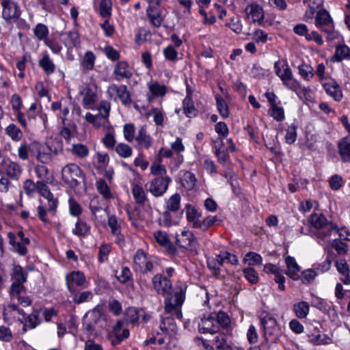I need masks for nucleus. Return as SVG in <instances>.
<instances>
[{"label":"nucleus","mask_w":350,"mask_h":350,"mask_svg":"<svg viewBox=\"0 0 350 350\" xmlns=\"http://www.w3.org/2000/svg\"><path fill=\"white\" fill-rule=\"evenodd\" d=\"M185 301V291L180 286L174 288L172 293L165 300V313L161 316L160 329L165 334H175L177 326L172 316H175L178 319L183 317L181 306Z\"/></svg>","instance_id":"f257e3e1"},{"label":"nucleus","mask_w":350,"mask_h":350,"mask_svg":"<svg viewBox=\"0 0 350 350\" xmlns=\"http://www.w3.org/2000/svg\"><path fill=\"white\" fill-rule=\"evenodd\" d=\"M11 278L13 280L10 290L9 295L12 301L16 300L18 304L23 307L30 306L31 300L26 295V288L23 284L27 282V273L20 265H15L12 269Z\"/></svg>","instance_id":"f03ea898"},{"label":"nucleus","mask_w":350,"mask_h":350,"mask_svg":"<svg viewBox=\"0 0 350 350\" xmlns=\"http://www.w3.org/2000/svg\"><path fill=\"white\" fill-rule=\"evenodd\" d=\"M106 326V317L99 309L94 308L89 311L83 317V327L89 334L100 332Z\"/></svg>","instance_id":"7ed1b4c3"},{"label":"nucleus","mask_w":350,"mask_h":350,"mask_svg":"<svg viewBox=\"0 0 350 350\" xmlns=\"http://www.w3.org/2000/svg\"><path fill=\"white\" fill-rule=\"evenodd\" d=\"M261 327L264 331L266 342H275L281 335L282 330L276 319L269 313H262L260 317Z\"/></svg>","instance_id":"20e7f679"},{"label":"nucleus","mask_w":350,"mask_h":350,"mask_svg":"<svg viewBox=\"0 0 350 350\" xmlns=\"http://www.w3.org/2000/svg\"><path fill=\"white\" fill-rule=\"evenodd\" d=\"M155 258L149 256L143 250L139 249L133 256L134 271L143 274L152 273L154 271Z\"/></svg>","instance_id":"39448f33"},{"label":"nucleus","mask_w":350,"mask_h":350,"mask_svg":"<svg viewBox=\"0 0 350 350\" xmlns=\"http://www.w3.org/2000/svg\"><path fill=\"white\" fill-rule=\"evenodd\" d=\"M63 181L72 188H76L85 182V175L81 169L75 163H70L62 170Z\"/></svg>","instance_id":"423d86ee"},{"label":"nucleus","mask_w":350,"mask_h":350,"mask_svg":"<svg viewBox=\"0 0 350 350\" xmlns=\"http://www.w3.org/2000/svg\"><path fill=\"white\" fill-rule=\"evenodd\" d=\"M315 25L327 34L328 40H333L337 38L338 33L334 31L333 21L325 9H321L317 12L315 17Z\"/></svg>","instance_id":"0eeeda50"},{"label":"nucleus","mask_w":350,"mask_h":350,"mask_svg":"<svg viewBox=\"0 0 350 350\" xmlns=\"http://www.w3.org/2000/svg\"><path fill=\"white\" fill-rule=\"evenodd\" d=\"M310 223L315 228L321 230L317 233L318 238L325 239L330 236L332 231L336 232L339 231L337 225L332 222H327L326 217L322 214H312Z\"/></svg>","instance_id":"6e6552de"},{"label":"nucleus","mask_w":350,"mask_h":350,"mask_svg":"<svg viewBox=\"0 0 350 350\" xmlns=\"http://www.w3.org/2000/svg\"><path fill=\"white\" fill-rule=\"evenodd\" d=\"M1 16L7 23H14L21 17V9L19 4L14 0H2Z\"/></svg>","instance_id":"1a4fd4ad"},{"label":"nucleus","mask_w":350,"mask_h":350,"mask_svg":"<svg viewBox=\"0 0 350 350\" xmlns=\"http://www.w3.org/2000/svg\"><path fill=\"white\" fill-rule=\"evenodd\" d=\"M171 182L169 176H157L150 181L147 189L153 196L159 198L165 193Z\"/></svg>","instance_id":"9d476101"},{"label":"nucleus","mask_w":350,"mask_h":350,"mask_svg":"<svg viewBox=\"0 0 350 350\" xmlns=\"http://www.w3.org/2000/svg\"><path fill=\"white\" fill-rule=\"evenodd\" d=\"M176 243L189 251H197L199 248L198 239L190 230H182L180 234H176Z\"/></svg>","instance_id":"9b49d317"},{"label":"nucleus","mask_w":350,"mask_h":350,"mask_svg":"<svg viewBox=\"0 0 350 350\" xmlns=\"http://www.w3.org/2000/svg\"><path fill=\"white\" fill-rule=\"evenodd\" d=\"M107 94L110 98L117 96L124 105H129L132 103L131 94L124 85H117L112 84L108 87Z\"/></svg>","instance_id":"f8f14e48"},{"label":"nucleus","mask_w":350,"mask_h":350,"mask_svg":"<svg viewBox=\"0 0 350 350\" xmlns=\"http://www.w3.org/2000/svg\"><path fill=\"white\" fill-rule=\"evenodd\" d=\"M51 151L49 146L33 144H32L31 156L35 157L38 161L47 164L52 161Z\"/></svg>","instance_id":"ddd939ff"},{"label":"nucleus","mask_w":350,"mask_h":350,"mask_svg":"<svg viewBox=\"0 0 350 350\" xmlns=\"http://www.w3.org/2000/svg\"><path fill=\"white\" fill-rule=\"evenodd\" d=\"M4 308L3 311V319L5 322H11L15 320L20 321L23 323V320L19 318V315L24 317L25 313L23 309L18 308V305L14 304V301Z\"/></svg>","instance_id":"4468645a"},{"label":"nucleus","mask_w":350,"mask_h":350,"mask_svg":"<svg viewBox=\"0 0 350 350\" xmlns=\"http://www.w3.org/2000/svg\"><path fill=\"white\" fill-rule=\"evenodd\" d=\"M152 282L154 288L159 294L163 295L167 293H168V295L170 294L172 283L167 278L161 274H156L152 278ZM172 293V292H171V293Z\"/></svg>","instance_id":"2eb2a0df"},{"label":"nucleus","mask_w":350,"mask_h":350,"mask_svg":"<svg viewBox=\"0 0 350 350\" xmlns=\"http://www.w3.org/2000/svg\"><path fill=\"white\" fill-rule=\"evenodd\" d=\"M198 330L201 334H213L219 332V325L215 318L211 315L201 319L198 323Z\"/></svg>","instance_id":"dca6fc26"},{"label":"nucleus","mask_w":350,"mask_h":350,"mask_svg":"<svg viewBox=\"0 0 350 350\" xmlns=\"http://www.w3.org/2000/svg\"><path fill=\"white\" fill-rule=\"evenodd\" d=\"M113 75L116 81H121L124 79H129L133 76L132 72L129 70V66L126 62H118L114 66Z\"/></svg>","instance_id":"f3484780"},{"label":"nucleus","mask_w":350,"mask_h":350,"mask_svg":"<svg viewBox=\"0 0 350 350\" xmlns=\"http://www.w3.org/2000/svg\"><path fill=\"white\" fill-rule=\"evenodd\" d=\"M285 262L287 268L285 273L293 280H299L301 267L297 263L296 260L293 257L288 256L285 258Z\"/></svg>","instance_id":"a211bd4d"},{"label":"nucleus","mask_w":350,"mask_h":350,"mask_svg":"<svg viewBox=\"0 0 350 350\" xmlns=\"http://www.w3.org/2000/svg\"><path fill=\"white\" fill-rule=\"evenodd\" d=\"M323 88L326 93L336 101L342 98V92L338 83L334 80H330L323 83Z\"/></svg>","instance_id":"6ab92c4d"},{"label":"nucleus","mask_w":350,"mask_h":350,"mask_svg":"<svg viewBox=\"0 0 350 350\" xmlns=\"http://www.w3.org/2000/svg\"><path fill=\"white\" fill-rule=\"evenodd\" d=\"M338 154L342 162L350 161V135L342 137L338 143Z\"/></svg>","instance_id":"aec40b11"},{"label":"nucleus","mask_w":350,"mask_h":350,"mask_svg":"<svg viewBox=\"0 0 350 350\" xmlns=\"http://www.w3.org/2000/svg\"><path fill=\"white\" fill-rule=\"evenodd\" d=\"M8 237L13 252H16L21 256H25L27 253V245L29 244H26L24 241H17L15 234L12 232H8Z\"/></svg>","instance_id":"412c9836"},{"label":"nucleus","mask_w":350,"mask_h":350,"mask_svg":"<svg viewBox=\"0 0 350 350\" xmlns=\"http://www.w3.org/2000/svg\"><path fill=\"white\" fill-rule=\"evenodd\" d=\"M186 215L187 220L191 227L193 228H198V226L200 224L202 218L201 213L198 212L195 207L190 204H187L186 206Z\"/></svg>","instance_id":"4be33fe9"},{"label":"nucleus","mask_w":350,"mask_h":350,"mask_svg":"<svg viewBox=\"0 0 350 350\" xmlns=\"http://www.w3.org/2000/svg\"><path fill=\"white\" fill-rule=\"evenodd\" d=\"M4 170L10 178L18 180L22 174V167L16 162L9 161L5 163Z\"/></svg>","instance_id":"5701e85b"},{"label":"nucleus","mask_w":350,"mask_h":350,"mask_svg":"<svg viewBox=\"0 0 350 350\" xmlns=\"http://www.w3.org/2000/svg\"><path fill=\"white\" fill-rule=\"evenodd\" d=\"M154 237L157 242L161 246L164 247L168 252L174 253L176 251L175 247L170 241L167 234L161 230L154 232Z\"/></svg>","instance_id":"b1692460"},{"label":"nucleus","mask_w":350,"mask_h":350,"mask_svg":"<svg viewBox=\"0 0 350 350\" xmlns=\"http://www.w3.org/2000/svg\"><path fill=\"white\" fill-rule=\"evenodd\" d=\"M64 43L68 49L78 47L80 45V38L79 33L75 31H70L63 33Z\"/></svg>","instance_id":"393cba45"},{"label":"nucleus","mask_w":350,"mask_h":350,"mask_svg":"<svg viewBox=\"0 0 350 350\" xmlns=\"http://www.w3.org/2000/svg\"><path fill=\"white\" fill-rule=\"evenodd\" d=\"M345 59H350V48L346 44H339L336 47L335 53L331 57V61L340 62Z\"/></svg>","instance_id":"a878e982"},{"label":"nucleus","mask_w":350,"mask_h":350,"mask_svg":"<svg viewBox=\"0 0 350 350\" xmlns=\"http://www.w3.org/2000/svg\"><path fill=\"white\" fill-rule=\"evenodd\" d=\"M146 12L150 23L155 27H161L163 22V18L161 16V12L158 8L149 5Z\"/></svg>","instance_id":"bb28decb"},{"label":"nucleus","mask_w":350,"mask_h":350,"mask_svg":"<svg viewBox=\"0 0 350 350\" xmlns=\"http://www.w3.org/2000/svg\"><path fill=\"white\" fill-rule=\"evenodd\" d=\"M135 140L138 143L139 146L148 149L152 144V138L147 134L146 126H142L138 131L137 135L135 137Z\"/></svg>","instance_id":"cd10ccee"},{"label":"nucleus","mask_w":350,"mask_h":350,"mask_svg":"<svg viewBox=\"0 0 350 350\" xmlns=\"http://www.w3.org/2000/svg\"><path fill=\"white\" fill-rule=\"evenodd\" d=\"M132 194L136 204L143 205L148 200L146 193L143 187L139 184H133Z\"/></svg>","instance_id":"c85d7f7f"},{"label":"nucleus","mask_w":350,"mask_h":350,"mask_svg":"<svg viewBox=\"0 0 350 350\" xmlns=\"http://www.w3.org/2000/svg\"><path fill=\"white\" fill-rule=\"evenodd\" d=\"M122 325L123 322L122 321H118L116 325L113 327V332L116 336V338L112 340L113 345L119 344L124 339L129 336V332L127 329L122 331Z\"/></svg>","instance_id":"c756f323"},{"label":"nucleus","mask_w":350,"mask_h":350,"mask_svg":"<svg viewBox=\"0 0 350 350\" xmlns=\"http://www.w3.org/2000/svg\"><path fill=\"white\" fill-rule=\"evenodd\" d=\"M140 312H142V309L135 307H129L125 310L124 319L126 322L133 325H137L140 319Z\"/></svg>","instance_id":"7c9ffc66"},{"label":"nucleus","mask_w":350,"mask_h":350,"mask_svg":"<svg viewBox=\"0 0 350 350\" xmlns=\"http://www.w3.org/2000/svg\"><path fill=\"white\" fill-rule=\"evenodd\" d=\"M85 282L84 274L81 271H73L66 276V282L68 288L71 291L70 282L77 286H82Z\"/></svg>","instance_id":"2f4dec72"},{"label":"nucleus","mask_w":350,"mask_h":350,"mask_svg":"<svg viewBox=\"0 0 350 350\" xmlns=\"http://www.w3.org/2000/svg\"><path fill=\"white\" fill-rule=\"evenodd\" d=\"M293 309L295 316L297 318L301 319L306 318L308 316L310 311V306L308 302L301 301L293 305Z\"/></svg>","instance_id":"473e14b6"},{"label":"nucleus","mask_w":350,"mask_h":350,"mask_svg":"<svg viewBox=\"0 0 350 350\" xmlns=\"http://www.w3.org/2000/svg\"><path fill=\"white\" fill-rule=\"evenodd\" d=\"M39 312L34 310L33 312L27 316V318L23 317L24 327V331L27 330V328L33 329L39 324Z\"/></svg>","instance_id":"72a5a7b5"},{"label":"nucleus","mask_w":350,"mask_h":350,"mask_svg":"<svg viewBox=\"0 0 350 350\" xmlns=\"http://www.w3.org/2000/svg\"><path fill=\"white\" fill-rule=\"evenodd\" d=\"M248 14L251 16L253 22H261L264 19L262 9L258 5H251L246 8Z\"/></svg>","instance_id":"f704fd0d"},{"label":"nucleus","mask_w":350,"mask_h":350,"mask_svg":"<svg viewBox=\"0 0 350 350\" xmlns=\"http://www.w3.org/2000/svg\"><path fill=\"white\" fill-rule=\"evenodd\" d=\"M216 105L218 112L223 118H227L230 115L228 106L221 96L215 95Z\"/></svg>","instance_id":"c9c22d12"},{"label":"nucleus","mask_w":350,"mask_h":350,"mask_svg":"<svg viewBox=\"0 0 350 350\" xmlns=\"http://www.w3.org/2000/svg\"><path fill=\"white\" fill-rule=\"evenodd\" d=\"M83 91V105L85 108L89 109L96 102V94L90 87H86Z\"/></svg>","instance_id":"e433bc0d"},{"label":"nucleus","mask_w":350,"mask_h":350,"mask_svg":"<svg viewBox=\"0 0 350 350\" xmlns=\"http://www.w3.org/2000/svg\"><path fill=\"white\" fill-rule=\"evenodd\" d=\"M5 133L14 142H18L23 137L21 130L14 124H10L5 128Z\"/></svg>","instance_id":"4c0bfd02"},{"label":"nucleus","mask_w":350,"mask_h":350,"mask_svg":"<svg viewBox=\"0 0 350 350\" xmlns=\"http://www.w3.org/2000/svg\"><path fill=\"white\" fill-rule=\"evenodd\" d=\"M90 227L86 222L79 219L75 224V227L72 230V232L78 237H85L90 232Z\"/></svg>","instance_id":"58836bf2"},{"label":"nucleus","mask_w":350,"mask_h":350,"mask_svg":"<svg viewBox=\"0 0 350 350\" xmlns=\"http://www.w3.org/2000/svg\"><path fill=\"white\" fill-rule=\"evenodd\" d=\"M180 196L175 193L170 196L166 202V209L172 212H176L180 206Z\"/></svg>","instance_id":"ea45409f"},{"label":"nucleus","mask_w":350,"mask_h":350,"mask_svg":"<svg viewBox=\"0 0 350 350\" xmlns=\"http://www.w3.org/2000/svg\"><path fill=\"white\" fill-rule=\"evenodd\" d=\"M39 66L44 70L47 75L52 74L54 70L55 66L53 61L50 59L48 55H45L39 61Z\"/></svg>","instance_id":"a19ab883"},{"label":"nucleus","mask_w":350,"mask_h":350,"mask_svg":"<svg viewBox=\"0 0 350 350\" xmlns=\"http://www.w3.org/2000/svg\"><path fill=\"white\" fill-rule=\"evenodd\" d=\"M96 56L92 51H87L85 53L83 59L81 62V66L83 70H91L94 66Z\"/></svg>","instance_id":"79ce46f5"},{"label":"nucleus","mask_w":350,"mask_h":350,"mask_svg":"<svg viewBox=\"0 0 350 350\" xmlns=\"http://www.w3.org/2000/svg\"><path fill=\"white\" fill-rule=\"evenodd\" d=\"M71 151L72 154L81 159L85 158L89 154V148L82 144H74Z\"/></svg>","instance_id":"37998d69"},{"label":"nucleus","mask_w":350,"mask_h":350,"mask_svg":"<svg viewBox=\"0 0 350 350\" xmlns=\"http://www.w3.org/2000/svg\"><path fill=\"white\" fill-rule=\"evenodd\" d=\"M312 305L325 314L328 313L334 307L333 304L331 301H327L318 297L313 301Z\"/></svg>","instance_id":"c03bdc74"},{"label":"nucleus","mask_w":350,"mask_h":350,"mask_svg":"<svg viewBox=\"0 0 350 350\" xmlns=\"http://www.w3.org/2000/svg\"><path fill=\"white\" fill-rule=\"evenodd\" d=\"M96 186L98 193L102 195L105 199H110L112 198L110 189L105 180L100 179L97 181Z\"/></svg>","instance_id":"a18cd8bd"},{"label":"nucleus","mask_w":350,"mask_h":350,"mask_svg":"<svg viewBox=\"0 0 350 350\" xmlns=\"http://www.w3.org/2000/svg\"><path fill=\"white\" fill-rule=\"evenodd\" d=\"M223 142H221L220 146L215 145V154L217 157L218 162L221 164L226 163L229 159L230 156L225 149H221V146H223Z\"/></svg>","instance_id":"49530a36"},{"label":"nucleus","mask_w":350,"mask_h":350,"mask_svg":"<svg viewBox=\"0 0 350 350\" xmlns=\"http://www.w3.org/2000/svg\"><path fill=\"white\" fill-rule=\"evenodd\" d=\"M115 275L117 280L123 284L127 282L132 278V273L126 267H122L120 271L116 270Z\"/></svg>","instance_id":"de8ad7c7"},{"label":"nucleus","mask_w":350,"mask_h":350,"mask_svg":"<svg viewBox=\"0 0 350 350\" xmlns=\"http://www.w3.org/2000/svg\"><path fill=\"white\" fill-rule=\"evenodd\" d=\"M107 224L112 234H118L121 232V220L118 219L115 215L108 216Z\"/></svg>","instance_id":"09e8293b"},{"label":"nucleus","mask_w":350,"mask_h":350,"mask_svg":"<svg viewBox=\"0 0 350 350\" xmlns=\"http://www.w3.org/2000/svg\"><path fill=\"white\" fill-rule=\"evenodd\" d=\"M112 3L111 0H101L99 13L103 18H109L111 14Z\"/></svg>","instance_id":"8fccbe9b"},{"label":"nucleus","mask_w":350,"mask_h":350,"mask_svg":"<svg viewBox=\"0 0 350 350\" xmlns=\"http://www.w3.org/2000/svg\"><path fill=\"white\" fill-rule=\"evenodd\" d=\"M318 273L314 269H308L301 272V279L304 284H309L314 282Z\"/></svg>","instance_id":"3c124183"},{"label":"nucleus","mask_w":350,"mask_h":350,"mask_svg":"<svg viewBox=\"0 0 350 350\" xmlns=\"http://www.w3.org/2000/svg\"><path fill=\"white\" fill-rule=\"evenodd\" d=\"M299 73L304 79L309 81L310 80L314 75V71L313 68L309 65L303 64L299 66Z\"/></svg>","instance_id":"603ef678"},{"label":"nucleus","mask_w":350,"mask_h":350,"mask_svg":"<svg viewBox=\"0 0 350 350\" xmlns=\"http://www.w3.org/2000/svg\"><path fill=\"white\" fill-rule=\"evenodd\" d=\"M244 261L250 266L260 265L262 261L261 256L257 253L250 252L244 257Z\"/></svg>","instance_id":"864d4df0"},{"label":"nucleus","mask_w":350,"mask_h":350,"mask_svg":"<svg viewBox=\"0 0 350 350\" xmlns=\"http://www.w3.org/2000/svg\"><path fill=\"white\" fill-rule=\"evenodd\" d=\"M35 172L37 177L40 180L49 183L50 180V174L48 168L42 165H38L35 167Z\"/></svg>","instance_id":"5fc2aeb1"},{"label":"nucleus","mask_w":350,"mask_h":350,"mask_svg":"<svg viewBox=\"0 0 350 350\" xmlns=\"http://www.w3.org/2000/svg\"><path fill=\"white\" fill-rule=\"evenodd\" d=\"M32 144L30 146L25 142L21 144L18 148V156L20 159L27 161L29 159V153L31 154Z\"/></svg>","instance_id":"6e6d98bb"},{"label":"nucleus","mask_w":350,"mask_h":350,"mask_svg":"<svg viewBox=\"0 0 350 350\" xmlns=\"http://www.w3.org/2000/svg\"><path fill=\"white\" fill-rule=\"evenodd\" d=\"M183 109L185 113L188 117L195 115L196 109L189 93H188V95H187L183 100Z\"/></svg>","instance_id":"4d7b16f0"},{"label":"nucleus","mask_w":350,"mask_h":350,"mask_svg":"<svg viewBox=\"0 0 350 350\" xmlns=\"http://www.w3.org/2000/svg\"><path fill=\"white\" fill-rule=\"evenodd\" d=\"M116 152L122 158H129L132 155V148L126 144L120 143L116 146Z\"/></svg>","instance_id":"13d9d810"},{"label":"nucleus","mask_w":350,"mask_h":350,"mask_svg":"<svg viewBox=\"0 0 350 350\" xmlns=\"http://www.w3.org/2000/svg\"><path fill=\"white\" fill-rule=\"evenodd\" d=\"M217 221H219L217 216L208 215L204 219H201L200 224L198 226V229L202 232H206L207 230L213 226Z\"/></svg>","instance_id":"bf43d9fd"},{"label":"nucleus","mask_w":350,"mask_h":350,"mask_svg":"<svg viewBox=\"0 0 350 350\" xmlns=\"http://www.w3.org/2000/svg\"><path fill=\"white\" fill-rule=\"evenodd\" d=\"M214 317L219 327H228L230 325V319L228 314L225 312L219 311Z\"/></svg>","instance_id":"052dcab7"},{"label":"nucleus","mask_w":350,"mask_h":350,"mask_svg":"<svg viewBox=\"0 0 350 350\" xmlns=\"http://www.w3.org/2000/svg\"><path fill=\"white\" fill-rule=\"evenodd\" d=\"M35 36L40 40H46V37L49 34V30L47 27L42 24L38 23L33 29Z\"/></svg>","instance_id":"680f3d73"},{"label":"nucleus","mask_w":350,"mask_h":350,"mask_svg":"<svg viewBox=\"0 0 350 350\" xmlns=\"http://www.w3.org/2000/svg\"><path fill=\"white\" fill-rule=\"evenodd\" d=\"M149 90L153 96H163L166 93L165 85H161L157 82H154L149 85Z\"/></svg>","instance_id":"e2e57ef3"},{"label":"nucleus","mask_w":350,"mask_h":350,"mask_svg":"<svg viewBox=\"0 0 350 350\" xmlns=\"http://www.w3.org/2000/svg\"><path fill=\"white\" fill-rule=\"evenodd\" d=\"M330 338L326 335H311L308 336V342L314 345H321L329 343Z\"/></svg>","instance_id":"0e129e2a"},{"label":"nucleus","mask_w":350,"mask_h":350,"mask_svg":"<svg viewBox=\"0 0 350 350\" xmlns=\"http://www.w3.org/2000/svg\"><path fill=\"white\" fill-rule=\"evenodd\" d=\"M297 126L293 124L289 126L286 130L285 135V141L288 144H293L297 139Z\"/></svg>","instance_id":"69168bd1"},{"label":"nucleus","mask_w":350,"mask_h":350,"mask_svg":"<svg viewBox=\"0 0 350 350\" xmlns=\"http://www.w3.org/2000/svg\"><path fill=\"white\" fill-rule=\"evenodd\" d=\"M271 116L278 122H281L284 119V111L282 107L278 106L277 104H274L271 106Z\"/></svg>","instance_id":"338daca9"},{"label":"nucleus","mask_w":350,"mask_h":350,"mask_svg":"<svg viewBox=\"0 0 350 350\" xmlns=\"http://www.w3.org/2000/svg\"><path fill=\"white\" fill-rule=\"evenodd\" d=\"M244 277L252 284L258 283L259 280L257 272L253 268H246L243 270Z\"/></svg>","instance_id":"774afa93"}]
</instances>
